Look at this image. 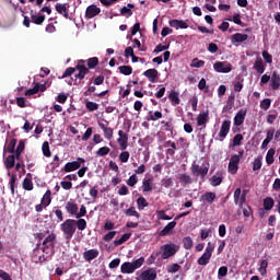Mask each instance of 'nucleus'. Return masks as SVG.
<instances>
[{"label":"nucleus","mask_w":280,"mask_h":280,"mask_svg":"<svg viewBox=\"0 0 280 280\" xmlns=\"http://www.w3.org/2000/svg\"><path fill=\"white\" fill-rule=\"evenodd\" d=\"M77 229L79 231H84L86 229V220L67 219L63 223L60 224V231H62L65 240H67L68 242L73 238Z\"/></svg>","instance_id":"1"},{"label":"nucleus","mask_w":280,"mask_h":280,"mask_svg":"<svg viewBox=\"0 0 280 280\" xmlns=\"http://www.w3.org/2000/svg\"><path fill=\"white\" fill-rule=\"evenodd\" d=\"M143 264H145L144 257H140L133 261H125L120 266V272L122 275H132L136 270H139V268H141V266H143Z\"/></svg>","instance_id":"2"},{"label":"nucleus","mask_w":280,"mask_h":280,"mask_svg":"<svg viewBox=\"0 0 280 280\" xmlns=\"http://www.w3.org/2000/svg\"><path fill=\"white\" fill-rule=\"evenodd\" d=\"M190 172L195 178H200L201 183H205L207 180V174H209V163H202L200 165L194 162Z\"/></svg>","instance_id":"3"},{"label":"nucleus","mask_w":280,"mask_h":280,"mask_svg":"<svg viewBox=\"0 0 280 280\" xmlns=\"http://www.w3.org/2000/svg\"><path fill=\"white\" fill-rule=\"evenodd\" d=\"M244 159V151H238V154H233L230 159L228 171L230 174H237L240 170V161Z\"/></svg>","instance_id":"4"},{"label":"nucleus","mask_w":280,"mask_h":280,"mask_svg":"<svg viewBox=\"0 0 280 280\" xmlns=\"http://www.w3.org/2000/svg\"><path fill=\"white\" fill-rule=\"evenodd\" d=\"M162 250V259H170V257H174L177 250H180V246L171 243V244H165L160 247Z\"/></svg>","instance_id":"5"},{"label":"nucleus","mask_w":280,"mask_h":280,"mask_svg":"<svg viewBox=\"0 0 280 280\" xmlns=\"http://www.w3.org/2000/svg\"><path fill=\"white\" fill-rule=\"evenodd\" d=\"M55 242H56V234L51 233L49 234L43 242V253L48 255V257H51L54 255V248H55Z\"/></svg>","instance_id":"6"},{"label":"nucleus","mask_w":280,"mask_h":280,"mask_svg":"<svg viewBox=\"0 0 280 280\" xmlns=\"http://www.w3.org/2000/svg\"><path fill=\"white\" fill-rule=\"evenodd\" d=\"M214 248H215V245H213V244H211V242H209L207 247H206L205 253L197 260V264L199 266H207V264H209V261H211V257L213 255Z\"/></svg>","instance_id":"7"},{"label":"nucleus","mask_w":280,"mask_h":280,"mask_svg":"<svg viewBox=\"0 0 280 280\" xmlns=\"http://www.w3.org/2000/svg\"><path fill=\"white\" fill-rule=\"evenodd\" d=\"M213 69L217 73H231L233 71V65L229 61H217L213 63Z\"/></svg>","instance_id":"8"},{"label":"nucleus","mask_w":280,"mask_h":280,"mask_svg":"<svg viewBox=\"0 0 280 280\" xmlns=\"http://www.w3.org/2000/svg\"><path fill=\"white\" fill-rule=\"evenodd\" d=\"M101 12H102V9H100L95 4H91L85 10V19L88 21H90V19H95V16H98V14H101Z\"/></svg>","instance_id":"9"},{"label":"nucleus","mask_w":280,"mask_h":280,"mask_svg":"<svg viewBox=\"0 0 280 280\" xmlns=\"http://www.w3.org/2000/svg\"><path fill=\"white\" fill-rule=\"evenodd\" d=\"M39 91L40 93H45L47 91V85L45 83H35V85L32 89L25 91V95L26 97H30L32 95H36V93H38Z\"/></svg>","instance_id":"10"},{"label":"nucleus","mask_w":280,"mask_h":280,"mask_svg":"<svg viewBox=\"0 0 280 280\" xmlns=\"http://www.w3.org/2000/svg\"><path fill=\"white\" fill-rule=\"evenodd\" d=\"M117 143L119 145V150H128V133L124 132V130L118 131Z\"/></svg>","instance_id":"11"},{"label":"nucleus","mask_w":280,"mask_h":280,"mask_svg":"<svg viewBox=\"0 0 280 280\" xmlns=\"http://www.w3.org/2000/svg\"><path fill=\"white\" fill-rule=\"evenodd\" d=\"M164 148H166L165 154H166V159H174L175 154H176V142L172 141V140H167L164 142Z\"/></svg>","instance_id":"12"},{"label":"nucleus","mask_w":280,"mask_h":280,"mask_svg":"<svg viewBox=\"0 0 280 280\" xmlns=\"http://www.w3.org/2000/svg\"><path fill=\"white\" fill-rule=\"evenodd\" d=\"M137 280H155L156 279V270L149 268L142 271L139 277L136 278Z\"/></svg>","instance_id":"13"},{"label":"nucleus","mask_w":280,"mask_h":280,"mask_svg":"<svg viewBox=\"0 0 280 280\" xmlns=\"http://www.w3.org/2000/svg\"><path fill=\"white\" fill-rule=\"evenodd\" d=\"M247 108L240 109L234 117V126H242L246 119Z\"/></svg>","instance_id":"14"},{"label":"nucleus","mask_w":280,"mask_h":280,"mask_svg":"<svg viewBox=\"0 0 280 280\" xmlns=\"http://www.w3.org/2000/svg\"><path fill=\"white\" fill-rule=\"evenodd\" d=\"M207 124H209V110L202 112L197 116V126L207 128Z\"/></svg>","instance_id":"15"},{"label":"nucleus","mask_w":280,"mask_h":280,"mask_svg":"<svg viewBox=\"0 0 280 280\" xmlns=\"http://www.w3.org/2000/svg\"><path fill=\"white\" fill-rule=\"evenodd\" d=\"M229 132H231V120H224L221 125L219 137L226 139Z\"/></svg>","instance_id":"16"},{"label":"nucleus","mask_w":280,"mask_h":280,"mask_svg":"<svg viewBox=\"0 0 280 280\" xmlns=\"http://www.w3.org/2000/svg\"><path fill=\"white\" fill-rule=\"evenodd\" d=\"M248 40V36L246 34L236 33L231 36L232 45H240V43H246Z\"/></svg>","instance_id":"17"},{"label":"nucleus","mask_w":280,"mask_h":280,"mask_svg":"<svg viewBox=\"0 0 280 280\" xmlns=\"http://www.w3.org/2000/svg\"><path fill=\"white\" fill-rule=\"evenodd\" d=\"M168 25L175 30H187L189 27V24L183 20H171Z\"/></svg>","instance_id":"18"},{"label":"nucleus","mask_w":280,"mask_h":280,"mask_svg":"<svg viewBox=\"0 0 280 280\" xmlns=\"http://www.w3.org/2000/svg\"><path fill=\"white\" fill-rule=\"evenodd\" d=\"M100 257V250L97 249H90L83 253V259L85 261H93V259H97Z\"/></svg>","instance_id":"19"},{"label":"nucleus","mask_w":280,"mask_h":280,"mask_svg":"<svg viewBox=\"0 0 280 280\" xmlns=\"http://www.w3.org/2000/svg\"><path fill=\"white\" fill-rule=\"evenodd\" d=\"M98 127L101 128V130H103L105 139H107V141H110L114 135L113 128L107 127L104 122H98Z\"/></svg>","instance_id":"20"},{"label":"nucleus","mask_w":280,"mask_h":280,"mask_svg":"<svg viewBox=\"0 0 280 280\" xmlns=\"http://www.w3.org/2000/svg\"><path fill=\"white\" fill-rule=\"evenodd\" d=\"M32 261L34 264H43L44 261H47V258L45 255L40 254V250L38 252V249H33Z\"/></svg>","instance_id":"21"},{"label":"nucleus","mask_w":280,"mask_h":280,"mask_svg":"<svg viewBox=\"0 0 280 280\" xmlns=\"http://www.w3.org/2000/svg\"><path fill=\"white\" fill-rule=\"evenodd\" d=\"M174 229H176V221L167 223L165 228L160 232V237H166V235H170Z\"/></svg>","instance_id":"22"},{"label":"nucleus","mask_w":280,"mask_h":280,"mask_svg":"<svg viewBox=\"0 0 280 280\" xmlns=\"http://www.w3.org/2000/svg\"><path fill=\"white\" fill-rule=\"evenodd\" d=\"M143 75L148 78L149 82H155L156 78H159V70L148 69L143 72Z\"/></svg>","instance_id":"23"},{"label":"nucleus","mask_w":280,"mask_h":280,"mask_svg":"<svg viewBox=\"0 0 280 280\" xmlns=\"http://www.w3.org/2000/svg\"><path fill=\"white\" fill-rule=\"evenodd\" d=\"M271 89L272 91H279L280 89V75L277 71H273L271 75Z\"/></svg>","instance_id":"24"},{"label":"nucleus","mask_w":280,"mask_h":280,"mask_svg":"<svg viewBox=\"0 0 280 280\" xmlns=\"http://www.w3.org/2000/svg\"><path fill=\"white\" fill-rule=\"evenodd\" d=\"M55 9L58 14H61L65 19H69V9L67 8V4L57 3Z\"/></svg>","instance_id":"25"},{"label":"nucleus","mask_w":280,"mask_h":280,"mask_svg":"<svg viewBox=\"0 0 280 280\" xmlns=\"http://www.w3.org/2000/svg\"><path fill=\"white\" fill-rule=\"evenodd\" d=\"M81 164L80 162L73 161V162H68L63 166V172L69 173V172H75V170H80Z\"/></svg>","instance_id":"26"},{"label":"nucleus","mask_w":280,"mask_h":280,"mask_svg":"<svg viewBox=\"0 0 280 280\" xmlns=\"http://www.w3.org/2000/svg\"><path fill=\"white\" fill-rule=\"evenodd\" d=\"M215 192H206L203 195H201L200 200L201 202H208V205H213V202L215 201Z\"/></svg>","instance_id":"27"},{"label":"nucleus","mask_w":280,"mask_h":280,"mask_svg":"<svg viewBox=\"0 0 280 280\" xmlns=\"http://www.w3.org/2000/svg\"><path fill=\"white\" fill-rule=\"evenodd\" d=\"M78 203L73 202V201H68L66 203V211L68 213H70V215H74L77 217L78 215Z\"/></svg>","instance_id":"28"},{"label":"nucleus","mask_w":280,"mask_h":280,"mask_svg":"<svg viewBox=\"0 0 280 280\" xmlns=\"http://www.w3.org/2000/svg\"><path fill=\"white\" fill-rule=\"evenodd\" d=\"M254 69L257 73H264L266 71V66L264 65V60L261 57H258L254 63Z\"/></svg>","instance_id":"29"},{"label":"nucleus","mask_w":280,"mask_h":280,"mask_svg":"<svg viewBox=\"0 0 280 280\" xmlns=\"http://www.w3.org/2000/svg\"><path fill=\"white\" fill-rule=\"evenodd\" d=\"M168 100H170L172 106H178V104H180V97L178 96V92H176V91H172L168 94Z\"/></svg>","instance_id":"30"},{"label":"nucleus","mask_w":280,"mask_h":280,"mask_svg":"<svg viewBox=\"0 0 280 280\" xmlns=\"http://www.w3.org/2000/svg\"><path fill=\"white\" fill-rule=\"evenodd\" d=\"M43 207H49L51 205V190H47L42 198Z\"/></svg>","instance_id":"31"},{"label":"nucleus","mask_w":280,"mask_h":280,"mask_svg":"<svg viewBox=\"0 0 280 280\" xmlns=\"http://www.w3.org/2000/svg\"><path fill=\"white\" fill-rule=\"evenodd\" d=\"M32 23L35 25H43L45 23V15L43 14H33L31 15Z\"/></svg>","instance_id":"32"},{"label":"nucleus","mask_w":280,"mask_h":280,"mask_svg":"<svg viewBox=\"0 0 280 280\" xmlns=\"http://www.w3.org/2000/svg\"><path fill=\"white\" fill-rule=\"evenodd\" d=\"M132 237V233H125L119 240L114 241V246H121L125 242H128Z\"/></svg>","instance_id":"33"},{"label":"nucleus","mask_w":280,"mask_h":280,"mask_svg":"<svg viewBox=\"0 0 280 280\" xmlns=\"http://www.w3.org/2000/svg\"><path fill=\"white\" fill-rule=\"evenodd\" d=\"M179 183H182V185H191V183H194V179H191V176L187 173H184L182 175H179Z\"/></svg>","instance_id":"34"},{"label":"nucleus","mask_w":280,"mask_h":280,"mask_svg":"<svg viewBox=\"0 0 280 280\" xmlns=\"http://www.w3.org/2000/svg\"><path fill=\"white\" fill-rule=\"evenodd\" d=\"M125 214L128 218H137V220H139V218H141V214L137 211V209L135 207H130L129 209H127L125 211Z\"/></svg>","instance_id":"35"},{"label":"nucleus","mask_w":280,"mask_h":280,"mask_svg":"<svg viewBox=\"0 0 280 280\" xmlns=\"http://www.w3.org/2000/svg\"><path fill=\"white\" fill-rule=\"evenodd\" d=\"M264 209L265 211H270L275 207V199L272 197H267L264 199Z\"/></svg>","instance_id":"36"},{"label":"nucleus","mask_w":280,"mask_h":280,"mask_svg":"<svg viewBox=\"0 0 280 280\" xmlns=\"http://www.w3.org/2000/svg\"><path fill=\"white\" fill-rule=\"evenodd\" d=\"M183 245L185 250H191V248H194V240L191 238V236L184 237Z\"/></svg>","instance_id":"37"},{"label":"nucleus","mask_w":280,"mask_h":280,"mask_svg":"<svg viewBox=\"0 0 280 280\" xmlns=\"http://www.w3.org/2000/svg\"><path fill=\"white\" fill-rule=\"evenodd\" d=\"M137 205H138L139 211H143L145 207H150V203L144 197H139L137 199Z\"/></svg>","instance_id":"38"},{"label":"nucleus","mask_w":280,"mask_h":280,"mask_svg":"<svg viewBox=\"0 0 280 280\" xmlns=\"http://www.w3.org/2000/svg\"><path fill=\"white\" fill-rule=\"evenodd\" d=\"M163 118V113L156 112H149V120L150 121H159V119Z\"/></svg>","instance_id":"39"},{"label":"nucleus","mask_w":280,"mask_h":280,"mask_svg":"<svg viewBox=\"0 0 280 280\" xmlns=\"http://www.w3.org/2000/svg\"><path fill=\"white\" fill-rule=\"evenodd\" d=\"M142 191L143 194L148 192V191H152V179H143L142 182Z\"/></svg>","instance_id":"40"},{"label":"nucleus","mask_w":280,"mask_h":280,"mask_svg":"<svg viewBox=\"0 0 280 280\" xmlns=\"http://www.w3.org/2000/svg\"><path fill=\"white\" fill-rule=\"evenodd\" d=\"M16 161L14 155H9L5 161H4V165L7 167V170H12V167H14Z\"/></svg>","instance_id":"41"},{"label":"nucleus","mask_w":280,"mask_h":280,"mask_svg":"<svg viewBox=\"0 0 280 280\" xmlns=\"http://www.w3.org/2000/svg\"><path fill=\"white\" fill-rule=\"evenodd\" d=\"M275 149H269L266 155V162L267 165H272V163H275Z\"/></svg>","instance_id":"42"},{"label":"nucleus","mask_w":280,"mask_h":280,"mask_svg":"<svg viewBox=\"0 0 280 280\" xmlns=\"http://www.w3.org/2000/svg\"><path fill=\"white\" fill-rule=\"evenodd\" d=\"M100 65V58L91 57L88 59V69H95Z\"/></svg>","instance_id":"43"},{"label":"nucleus","mask_w":280,"mask_h":280,"mask_svg":"<svg viewBox=\"0 0 280 280\" xmlns=\"http://www.w3.org/2000/svg\"><path fill=\"white\" fill-rule=\"evenodd\" d=\"M23 189H25L26 191H32V189H34V183L32 182L31 178H24L23 180Z\"/></svg>","instance_id":"44"},{"label":"nucleus","mask_w":280,"mask_h":280,"mask_svg":"<svg viewBox=\"0 0 280 280\" xmlns=\"http://www.w3.org/2000/svg\"><path fill=\"white\" fill-rule=\"evenodd\" d=\"M42 150H43L44 156H46L47 159H49L51 156V150L49 149V142L48 141H45L43 143Z\"/></svg>","instance_id":"45"},{"label":"nucleus","mask_w":280,"mask_h":280,"mask_svg":"<svg viewBox=\"0 0 280 280\" xmlns=\"http://www.w3.org/2000/svg\"><path fill=\"white\" fill-rule=\"evenodd\" d=\"M85 108H88L90 113H93L100 108V105L95 102L89 101L85 103Z\"/></svg>","instance_id":"46"},{"label":"nucleus","mask_w":280,"mask_h":280,"mask_svg":"<svg viewBox=\"0 0 280 280\" xmlns=\"http://www.w3.org/2000/svg\"><path fill=\"white\" fill-rule=\"evenodd\" d=\"M15 148H16V139L13 138L7 145V152H9V154H14V152L16 150Z\"/></svg>","instance_id":"47"},{"label":"nucleus","mask_w":280,"mask_h":280,"mask_svg":"<svg viewBox=\"0 0 280 280\" xmlns=\"http://www.w3.org/2000/svg\"><path fill=\"white\" fill-rule=\"evenodd\" d=\"M190 67H192L195 69H202V67H205V60L195 58V59H192Z\"/></svg>","instance_id":"48"},{"label":"nucleus","mask_w":280,"mask_h":280,"mask_svg":"<svg viewBox=\"0 0 280 280\" xmlns=\"http://www.w3.org/2000/svg\"><path fill=\"white\" fill-rule=\"evenodd\" d=\"M242 141H244V136H242V133H237L236 136H234L233 138V148H237V145H242Z\"/></svg>","instance_id":"49"},{"label":"nucleus","mask_w":280,"mask_h":280,"mask_svg":"<svg viewBox=\"0 0 280 280\" xmlns=\"http://www.w3.org/2000/svg\"><path fill=\"white\" fill-rule=\"evenodd\" d=\"M118 69L122 75H132V68L130 66H120Z\"/></svg>","instance_id":"50"},{"label":"nucleus","mask_w":280,"mask_h":280,"mask_svg":"<svg viewBox=\"0 0 280 280\" xmlns=\"http://www.w3.org/2000/svg\"><path fill=\"white\" fill-rule=\"evenodd\" d=\"M107 154H110V148L108 147H102L96 151V156H107Z\"/></svg>","instance_id":"51"},{"label":"nucleus","mask_w":280,"mask_h":280,"mask_svg":"<svg viewBox=\"0 0 280 280\" xmlns=\"http://www.w3.org/2000/svg\"><path fill=\"white\" fill-rule=\"evenodd\" d=\"M119 161L120 163H128L129 159H130V152L124 150L120 154H119Z\"/></svg>","instance_id":"52"},{"label":"nucleus","mask_w":280,"mask_h":280,"mask_svg":"<svg viewBox=\"0 0 280 280\" xmlns=\"http://www.w3.org/2000/svg\"><path fill=\"white\" fill-rule=\"evenodd\" d=\"M137 183H139V178L137 177V174H132L128 180H127V185L128 187H135V185H137Z\"/></svg>","instance_id":"53"},{"label":"nucleus","mask_w":280,"mask_h":280,"mask_svg":"<svg viewBox=\"0 0 280 280\" xmlns=\"http://www.w3.org/2000/svg\"><path fill=\"white\" fill-rule=\"evenodd\" d=\"M210 185H212V187H218L219 185H222V177H218V176L213 175L210 178Z\"/></svg>","instance_id":"54"},{"label":"nucleus","mask_w":280,"mask_h":280,"mask_svg":"<svg viewBox=\"0 0 280 280\" xmlns=\"http://www.w3.org/2000/svg\"><path fill=\"white\" fill-rule=\"evenodd\" d=\"M75 71H81V70H86L89 68H86V61L84 59H80L77 63V66L74 67Z\"/></svg>","instance_id":"55"},{"label":"nucleus","mask_w":280,"mask_h":280,"mask_svg":"<svg viewBox=\"0 0 280 280\" xmlns=\"http://www.w3.org/2000/svg\"><path fill=\"white\" fill-rule=\"evenodd\" d=\"M271 104H272V101L270 98H265L260 103V108H262V110H268Z\"/></svg>","instance_id":"56"},{"label":"nucleus","mask_w":280,"mask_h":280,"mask_svg":"<svg viewBox=\"0 0 280 280\" xmlns=\"http://www.w3.org/2000/svg\"><path fill=\"white\" fill-rule=\"evenodd\" d=\"M75 72V68L73 67H69L66 69V71L63 72V74L61 75V79L65 80V78H69L71 75H73Z\"/></svg>","instance_id":"57"},{"label":"nucleus","mask_w":280,"mask_h":280,"mask_svg":"<svg viewBox=\"0 0 280 280\" xmlns=\"http://www.w3.org/2000/svg\"><path fill=\"white\" fill-rule=\"evenodd\" d=\"M170 49V45H162V44H159L154 50H153V54H161V51H165Z\"/></svg>","instance_id":"58"},{"label":"nucleus","mask_w":280,"mask_h":280,"mask_svg":"<svg viewBox=\"0 0 280 280\" xmlns=\"http://www.w3.org/2000/svg\"><path fill=\"white\" fill-rule=\"evenodd\" d=\"M115 235H117V231H110L107 234L103 236L104 242H110V240L115 238Z\"/></svg>","instance_id":"59"},{"label":"nucleus","mask_w":280,"mask_h":280,"mask_svg":"<svg viewBox=\"0 0 280 280\" xmlns=\"http://www.w3.org/2000/svg\"><path fill=\"white\" fill-rule=\"evenodd\" d=\"M254 172L261 170V158H256L253 163Z\"/></svg>","instance_id":"60"},{"label":"nucleus","mask_w":280,"mask_h":280,"mask_svg":"<svg viewBox=\"0 0 280 280\" xmlns=\"http://www.w3.org/2000/svg\"><path fill=\"white\" fill-rule=\"evenodd\" d=\"M79 73L75 74L77 80H84V78H86L88 73H90L89 69L85 70H78Z\"/></svg>","instance_id":"61"},{"label":"nucleus","mask_w":280,"mask_h":280,"mask_svg":"<svg viewBox=\"0 0 280 280\" xmlns=\"http://www.w3.org/2000/svg\"><path fill=\"white\" fill-rule=\"evenodd\" d=\"M84 215H86V206L82 205L80 207V211L77 212V220H81L80 218H84Z\"/></svg>","instance_id":"62"},{"label":"nucleus","mask_w":280,"mask_h":280,"mask_svg":"<svg viewBox=\"0 0 280 280\" xmlns=\"http://www.w3.org/2000/svg\"><path fill=\"white\" fill-rule=\"evenodd\" d=\"M268 268V260H261L260 261V267H259V272L260 275H266Z\"/></svg>","instance_id":"63"},{"label":"nucleus","mask_w":280,"mask_h":280,"mask_svg":"<svg viewBox=\"0 0 280 280\" xmlns=\"http://www.w3.org/2000/svg\"><path fill=\"white\" fill-rule=\"evenodd\" d=\"M158 218L159 220H172V217L167 215L165 210L158 211Z\"/></svg>","instance_id":"64"}]
</instances>
